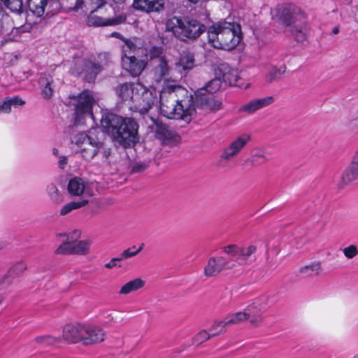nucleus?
<instances>
[{"label": "nucleus", "mask_w": 358, "mask_h": 358, "mask_svg": "<svg viewBox=\"0 0 358 358\" xmlns=\"http://www.w3.org/2000/svg\"><path fill=\"white\" fill-rule=\"evenodd\" d=\"M179 90H184L176 83L163 85L159 96L160 111L167 118L189 122L196 112L194 104L189 97L178 101L175 93Z\"/></svg>", "instance_id": "1"}, {"label": "nucleus", "mask_w": 358, "mask_h": 358, "mask_svg": "<svg viewBox=\"0 0 358 358\" xmlns=\"http://www.w3.org/2000/svg\"><path fill=\"white\" fill-rule=\"evenodd\" d=\"M101 124L113 141L125 148L134 145L138 141V125L133 118L106 113L102 116Z\"/></svg>", "instance_id": "2"}, {"label": "nucleus", "mask_w": 358, "mask_h": 358, "mask_svg": "<svg viewBox=\"0 0 358 358\" xmlns=\"http://www.w3.org/2000/svg\"><path fill=\"white\" fill-rule=\"evenodd\" d=\"M208 41L217 49L230 50L235 48L242 38L240 24L227 21L213 24L208 30Z\"/></svg>", "instance_id": "3"}, {"label": "nucleus", "mask_w": 358, "mask_h": 358, "mask_svg": "<svg viewBox=\"0 0 358 358\" xmlns=\"http://www.w3.org/2000/svg\"><path fill=\"white\" fill-rule=\"evenodd\" d=\"M166 30L182 41L194 40L206 31V27L196 20L173 17L166 22Z\"/></svg>", "instance_id": "4"}, {"label": "nucleus", "mask_w": 358, "mask_h": 358, "mask_svg": "<svg viewBox=\"0 0 358 358\" xmlns=\"http://www.w3.org/2000/svg\"><path fill=\"white\" fill-rule=\"evenodd\" d=\"M110 62L108 53L102 52L96 57H92L87 59H79L75 62L71 69L73 74L82 76L83 79L88 82H93L97 75Z\"/></svg>", "instance_id": "5"}, {"label": "nucleus", "mask_w": 358, "mask_h": 358, "mask_svg": "<svg viewBox=\"0 0 358 358\" xmlns=\"http://www.w3.org/2000/svg\"><path fill=\"white\" fill-rule=\"evenodd\" d=\"M152 64L153 79L156 83L164 81V85L174 84L175 81L168 80L171 71V66L167 57L164 54L162 47H151L148 52Z\"/></svg>", "instance_id": "6"}, {"label": "nucleus", "mask_w": 358, "mask_h": 358, "mask_svg": "<svg viewBox=\"0 0 358 358\" xmlns=\"http://www.w3.org/2000/svg\"><path fill=\"white\" fill-rule=\"evenodd\" d=\"M81 231L73 230L69 234H59L57 238L62 242L55 250L57 255H86L89 252L90 241L76 240L80 238Z\"/></svg>", "instance_id": "7"}, {"label": "nucleus", "mask_w": 358, "mask_h": 358, "mask_svg": "<svg viewBox=\"0 0 358 358\" xmlns=\"http://www.w3.org/2000/svg\"><path fill=\"white\" fill-rule=\"evenodd\" d=\"M122 66L133 77L138 76L145 69L147 62L138 58L136 55L138 50L136 45L129 39H124L122 45Z\"/></svg>", "instance_id": "8"}, {"label": "nucleus", "mask_w": 358, "mask_h": 358, "mask_svg": "<svg viewBox=\"0 0 358 358\" xmlns=\"http://www.w3.org/2000/svg\"><path fill=\"white\" fill-rule=\"evenodd\" d=\"M71 104L74 106L76 122L83 124L87 118H93L92 107L96 103L92 92L84 90L78 95L70 96Z\"/></svg>", "instance_id": "9"}, {"label": "nucleus", "mask_w": 358, "mask_h": 358, "mask_svg": "<svg viewBox=\"0 0 358 358\" xmlns=\"http://www.w3.org/2000/svg\"><path fill=\"white\" fill-rule=\"evenodd\" d=\"M148 119L145 122L148 127L162 144L173 146L179 143L180 137L175 131L152 116H148Z\"/></svg>", "instance_id": "10"}, {"label": "nucleus", "mask_w": 358, "mask_h": 358, "mask_svg": "<svg viewBox=\"0 0 358 358\" xmlns=\"http://www.w3.org/2000/svg\"><path fill=\"white\" fill-rule=\"evenodd\" d=\"M285 23L297 42L303 43L306 41L309 27L303 13L297 11L291 13L285 19Z\"/></svg>", "instance_id": "11"}, {"label": "nucleus", "mask_w": 358, "mask_h": 358, "mask_svg": "<svg viewBox=\"0 0 358 358\" xmlns=\"http://www.w3.org/2000/svg\"><path fill=\"white\" fill-rule=\"evenodd\" d=\"M71 141L78 147L83 157L86 160L92 159L102 147L100 141L85 133L74 135Z\"/></svg>", "instance_id": "12"}, {"label": "nucleus", "mask_w": 358, "mask_h": 358, "mask_svg": "<svg viewBox=\"0 0 358 358\" xmlns=\"http://www.w3.org/2000/svg\"><path fill=\"white\" fill-rule=\"evenodd\" d=\"M140 90L134 96V104L131 108L136 112L140 113L146 120L148 116H145L150 109L154 106L156 100L157 95L154 90H148L143 85L138 86Z\"/></svg>", "instance_id": "13"}, {"label": "nucleus", "mask_w": 358, "mask_h": 358, "mask_svg": "<svg viewBox=\"0 0 358 358\" xmlns=\"http://www.w3.org/2000/svg\"><path fill=\"white\" fill-rule=\"evenodd\" d=\"M215 75L221 77L223 81L228 83L231 86H236L244 90L250 87V83L245 82L240 77L238 70L231 68L227 64H220L215 69Z\"/></svg>", "instance_id": "14"}, {"label": "nucleus", "mask_w": 358, "mask_h": 358, "mask_svg": "<svg viewBox=\"0 0 358 358\" xmlns=\"http://www.w3.org/2000/svg\"><path fill=\"white\" fill-rule=\"evenodd\" d=\"M28 6L30 13L36 16L34 21L38 24L45 13L54 15L59 9V2L56 0H28Z\"/></svg>", "instance_id": "15"}, {"label": "nucleus", "mask_w": 358, "mask_h": 358, "mask_svg": "<svg viewBox=\"0 0 358 358\" xmlns=\"http://www.w3.org/2000/svg\"><path fill=\"white\" fill-rule=\"evenodd\" d=\"M273 101L274 99L273 96L253 99L240 105L237 108L236 112L242 116L252 115L258 110L270 106Z\"/></svg>", "instance_id": "16"}, {"label": "nucleus", "mask_w": 358, "mask_h": 358, "mask_svg": "<svg viewBox=\"0 0 358 358\" xmlns=\"http://www.w3.org/2000/svg\"><path fill=\"white\" fill-rule=\"evenodd\" d=\"M234 266L231 261L225 257L217 256L210 257L204 267V275L206 277L217 275L224 269H230Z\"/></svg>", "instance_id": "17"}, {"label": "nucleus", "mask_w": 358, "mask_h": 358, "mask_svg": "<svg viewBox=\"0 0 358 358\" xmlns=\"http://www.w3.org/2000/svg\"><path fill=\"white\" fill-rule=\"evenodd\" d=\"M250 138V136L246 133L236 137L224 149L220 156L221 159L224 160L232 159L248 144Z\"/></svg>", "instance_id": "18"}, {"label": "nucleus", "mask_w": 358, "mask_h": 358, "mask_svg": "<svg viewBox=\"0 0 358 358\" xmlns=\"http://www.w3.org/2000/svg\"><path fill=\"white\" fill-rule=\"evenodd\" d=\"M84 324L70 323L66 324L62 330V339L69 343H83Z\"/></svg>", "instance_id": "19"}, {"label": "nucleus", "mask_w": 358, "mask_h": 358, "mask_svg": "<svg viewBox=\"0 0 358 358\" xmlns=\"http://www.w3.org/2000/svg\"><path fill=\"white\" fill-rule=\"evenodd\" d=\"M94 13L90 12L87 16L86 23L90 27L117 25L126 20V15L124 14H120L113 17L103 18L96 15Z\"/></svg>", "instance_id": "20"}, {"label": "nucleus", "mask_w": 358, "mask_h": 358, "mask_svg": "<svg viewBox=\"0 0 358 358\" xmlns=\"http://www.w3.org/2000/svg\"><path fill=\"white\" fill-rule=\"evenodd\" d=\"M83 344L92 345L103 341L105 332L103 329L94 324H84Z\"/></svg>", "instance_id": "21"}, {"label": "nucleus", "mask_w": 358, "mask_h": 358, "mask_svg": "<svg viewBox=\"0 0 358 358\" xmlns=\"http://www.w3.org/2000/svg\"><path fill=\"white\" fill-rule=\"evenodd\" d=\"M132 6L135 10L145 13L157 12L164 8L163 0H134Z\"/></svg>", "instance_id": "22"}, {"label": "nucleus", "mask_w": 358, "mask_h": 358, "mask_svg": "<svg viewBox=\"0 0 358 358\" xmlns=\"http://www.w3.org/2000/svg\"><path fill=\"white\" fill-rule=\"evenodd\" d=\"M141 86L140 83H124L120 85L117 88V94L124 101H131L134 103V96L139 91V87Z\"/></svg>", "instance_id": "23"}, {"label": "nucleus", "mask_w": 358, "mask_h": 358, "mask_svg": "<svg viewBox=\"0 0 358 358\" xmlns=\"http://www.w3.org/2000/svg\"><path fill=\"white\" fill-rule=\"evenodd\" d=\"M358 180V147L357 148L352 162L342 175V180L347 184Z\"/></svg>", "instance_id": "24"}, {"label": "nucleus", "mask_w": 358, "mask_h": 358, "mask_svg": "<svg viewBox=\"0 0 358 358\" xmlns=\"http://www.w3.org/2000/svg\"><path fill=\"white\" fill-rule=\"evenodd\" d=\"M106 4V0H76L73 10L77 11L81 9L86 12H96Z\"/></svg>", "instance_id": "25"}, {"label": "nucleus", "mask_w": 358, "mask_h": 358, "mask_svg": "<svg viewBox=\"0 0 358 358\" xmlns=\"http://www.w3.org/2000/svg\"><path fill=\"white\" fill-rule=\"evenodd\" d=\"M194 55L188 50H184L180 54L176 62V66L179 71H183L185 73L192 69L194 66Z\"/></svg>", "instance_id": "26"}, {"label": "nucleus", "mask_w": 358, "mask_h": 358, "mask_svg": "<svg viewBox=\"0 0 358 358\" xmlns=\"http://www.w3.org/2000/svg\"><path fill=\"white\" fill-rule=\"evenodd\" d=\"M38 83L43 98L46 99H50L54 92V80L52 76L50 74H42L39 78Z\"/></svg>", "instance_id": "27"}, {"label": "nucleus", "mask_w": 358, "mask_h": 358, "mask_svg": "<svg viewBox=\"0 0 358 358\" xmlns=\"http://www.w3.org/2000/svg\"><path fill=\"white\" fill-rule=\"evenodd\" d=\"M36 24H37V21H32L31 15L29 14L24 24L17 27H13L8 34V39L10 41H17L21 34L31 31Z\"/></svg>", "instance_id": "28"}, {"label": "nucleus", "mask_w": 358, "mask_h": 358, "mask_svg": "<svg viewBox=\"0 0 358 358\" xmlns=\"http://www.w3.org/2000/svg\"><path fill=\"white\" fill-rule=\"evenodd\" d=\"M250 312L240 311L227 316L224 320H222L215 327H223L227 325L237 324L249 319Z\"/></svg>", "instance_id": "29"}, {"label": "nucleus", "mask_w": 358, "mask_h": 358, "mask_svg": "<svg viewBox=\"0 0 358 358\" xmlns=\"http://www.w3.org/2000/svg\"><path fill=\"white\" fill-rule=\"evenodd\" d=\"M68 192L73 196H81L86 189L85 181L78 177L71 178L67 187Z\"/></svg>", "instance_id": "30"}, {"label": "nucleus", "mask_w": 358, "mask_h": 358, "mask_svg": "<svg viewBox=\"0 0 358 358\" xmlns=\"http://www.w3.org/2000/svg\"><path fill=\"white\" fill-rule=\"evenodd\" d=\"M145 282L140 278H134L124 284L119 290V294L127 295L136 292L145 286Z\"/></svg>", "instance_id": "31"}, {"label": "nucleus", "mask_w": 358, "mask_h": 358, "mask_svg": "<svg viewBox=\"0 0 358 358\" xmlns=\"http://www.w3.org/2000/svg\"><path fill=\"white\" fill-rule=\"evenodd\" d=\"M199 103L201 108L206 110L217 111L222 108V103L215 100L211 96L201 97L199 100Z\"/></svg>", "instance_id": "32"}, {"label": "nucleus", "mask_w": 358, "mask_h": 358, "mask_svg": "<svg viewBox=\"0 0 358 358\" xmlns=\"http://www.w3.org/2000/svg\"><path fill=\"white\" fill-rule=\"evenodd\" d=\"M88 203V200L83 199L79 201H70L64 204L59 210V215L61 216H65L74 210L81 208L85 206Z\"/></svg>", "instance_id": "33"}, {"label": "nucleus", "mask_w": 358, "mask_h": 358, "mask_svg": "<svg viewBox=\"0 0 358 358\" xmlns=\"http://www.w3.org/2000/svg\"><path fill=\"white\" fill-rule=\"evenodd\" d=\"M47 193L51 201L55 204H60L64 201L63 194L58 189L55 184H50L47 186Z\"/></svg>", "instance_id": "34"}, {"label": "nucleus", "mask_w": 358, "mask_h": 358, "mask_svg": "<svg viewBox=\"0 0 358 358\" xmlns=\"http://www.w3.org/2000/svg\"><path fill=\"white\" fill-rule=\"evenodd\" d=\"M321 269L320 264L313 262L299 268V273L303 277H308L317 275Z\"/></svg>", "instance_id": "35"}, {"label": "nucleus", "mask_w": 358, "mask_h": 358, "mask_svg": "<svg viewBox=\"0 0 358 358\" xmlns=\"http://www.w3.org/2000/svg\"><path fill=\"white\" fill-rule=\"evenodd\" d=\"M215 78L210 80L208 82L203 89L201 90H205L210 94L215 93L220 90L222 85V78L220 76L215 75Z\"/></svg>", "instance_id": "36"}, {"label": "nucleus", "mask_w": 358, "mask_h": 358, "mask_svg": "<svg viewBox=\"0 0 358 358\" xmlns=\"http://www.w3.org/2000/svg\"><path fill=\"white\" fill-rule=\"evenodd\" d=\"M144 244H141L138 247L133 245L124 250L120 254V257L122 260L133 257L137 255L143 248Z\"/></svg>", "instance_id": "37"}, {"label": "nucleus", "mask_w": 358, "mask_h": 358, "mask_svg": "<svg viewBox=\"0 0 358 358\" xmlns=\"http://www.w3.org/2000/svg\"><path fill=\"white\" fill-rule=\"evenodd\" d=\"M285 70H282L280 68L276 66H272L270 69L269 72L266 75L265 80L266 82L271 83L274 80H278L281 77Z\"/></svg>", "instance_id": "38"}, {"label": "nucleus", "mask_w": 358, "mask_h": 358, "mask_svg": "<svg viewBox=\"0 0 358 358\" xmlns=\"http://www.w3.org/2000/svg\"><path fill=\"white\" fill-rule=\"evenodd\" d=\"M218 333L219 332L210 333V331L202 330L195 336V337L194 338V343L196 345H199L211 337L217 336Z\"/></svg>", "instance_id": "39"}, {"label": "nucleus", "mask_w": 358, "mask_h": 358, "mask_svg": "<svg viewBox=\"0 0 358 358\" xmlns=\"http://www.w3.org/2000/svg\"><path fill=\"white\" fill-rule=\"evenodd\" d=\"M27 269V264L24 261H18L10 268L9 272L12 275H20Z\"/></svg>", "instance_id": "40"}, {"label": "nucleus", "mask_w": 358, "mask_h": 358, "mask_svg": "<svg viewBox=\"0 0 358 358\" xmlns=\"http://www.w3.org/2000/svg\"><path fill=\"white\" fill-rule=\"evenodd\" d=\"M256 251V247L254 245H249L245 248H239V256L237 260L245 262L248 258Z\"/></svg>", "instance_id": "41"}, {"label": "nucleus", "mask_w": 358, "mask_h": 358, "mask_svg": "<svg viewBox=\"0 0 358 358\" xmlns=\"http://www.w3.org/2000/svg\"><path fill=\"white\" fill-rule=\"evenodd\" d=\"M36 342L44 345H52L59 343L61 338L59 337H55L50 335H45L37 337L36 338Z\"/></svg>", "instance_id": "42"}, {"label": "nucleus", "mask_w": 358, "mask_h": 358, "mask_svg": "<svg viewBox=\"0 0 358 358\" xmlns=\"http://www.w3.org/2000/svg\"><path fill=\"white\" fill-rule=\"evenodd\" d=\"M264 307L260 304L258 300L255 301L253 303L250 304L245 309V312H250L249 318L252 316V314H261L262 309Z\"/></svg>", "instance_id": "43"}, {"label": "nucleus", "mask_w": 358, "mask_h": 358, "mask_svg": "<svg viewBox=\"0 0 358 358\" xmlns=\"http://www.w3.org/2000/svg\"><path fill=\"white\" fill-rule=\"evenodd\" d=\"M343 252L347 259H352L358 255V248L355 245H350L343 249Z\"/></svg>", "instance_id": "44"}, {"label": "nucleus", "mask_w": 358, "mask_h": 358, "mask_svg": "<svg viewBox=\"0 0 358 358\" xmlns=\"http://www.w3.org/2000/svg\"><path fill=\"white\" fill-rule=\"evenodd\" d=\"M266 161V157L263 154H255L246 160L254 166L264 164Z\"/></svg>", "instance_id": "45"}, {"label": "nucleus", "mask_w": 358, "mask_h": 358, "mask_svg": "<svg viewBox=\"0 0 358 358\" xmlns=\"http://www.w3.org/2000/svg\"><path fill=\"white\" fill-rule=\"evenodd\" d=\"M239 247L236 245H229L223 248V251L227 255L236 257V259L239 256Z\"/></svg>", "instance_id": "46"}, {"label": "nucleus", "mask_w": 358, "mask_h": 358, "mask_svg": "<svg viewBox=\"0 0 358 358\" xmlns=\"http://www.w3.org/2000/svg\"><path fill=\"white\" fill-rule=\"evenodd\" d=\"M10 103V107L22 106L25 103V101L22 100L19 96H14L13 97H7Z\"/></svg>", "instance_id": "47"}, {"label": "nucleus", "mask_w": 358, "mask_h": 358, "mask_svg": "<svg viewBox=\"0 0 358 358\" xmlns=\"http://www.w3.org/2000/svg\"><path fill=\"white\" fill-rule=\"evenodd\" d=\"M11 111V107L10 105V103L8 101V99L7 97L2 101V103L0 104V114L5 113L8 114L10 113Z\"/></svg>", "instance_id": "48"}, {"label": "nucleus", "mask_w": 358, "mask_h": 358, "mask_svg": "<svg viewBox=\"0 0 358 358\" xmlns=\"http://www.w3.org/2000/svg\"><path fill=\"white\" fill-rule=\"evenodd\" d=\"M221 321H218V322H215L210 329H209V331L210 333H213V332H219L217 334V336L220 335V334H222L223 333L225 332L226 329H225V327H223V329L221 327H215V325L217 324H219Z\"/></svg>", "instance_id": "49"}, {"label": "nucleus", "mask_w": 358, "mask_h": 358, "mask_svg": "<svg viewBox=\"0 0 358 358\" xmlns=\"http://www.w3.org/2000/svg\"><path fill=\"white\" fill-rule=\"evenodd\" d=\"M251 324L257 325L262 321V317L261 314H252L249 318Z\"/></svg>", "instance_id": "50"}, {"label": "nucleus", "mask_w": 358, "mask_h": 358, "mask_svg": "<svg viewBox=\"0 0 358 358\" xmlns=\"http://www.w3.org/2000/svg\"><path fill=\"white\" fill-rule=\"evenodd\" d=\"M68 164V158L66 156L61 155L59 156L58 166L61 169H64Z\"/></svg>", "instance_id": "51"}, {"label": "nucleus", "mask_w": 358, "mask_h": 358, "mask_svg": "<svg viewBox=\"0 0 358 358\" xmlns=\"http://www.w3.org/2000/svg\"><path fill=\"white\" fill-rule=\"evenodd\" d=\"M120 261H122L120 256L113 258L110 259V261L109 262H108L107 264H105V267L107 268H109V269L112 268L116 266H117L116 262H120Z\"/></svg>", "instance_id": "52"}, {"label": "nucleus", "mask_w": 358, "mask_h": 358, "mask_svg": "<svg viewBox=\"0 0 358 358\" xmlns=\"http://www.w3.org/2000/svg\"><path fill=\"white\" fill-rule=\"evenodd\" d=\"M350 127L352 130L358 132V117L350 122Z\"/></svg>", "instance_id": "53"}, {"label": "nucleus", "mask_w": 358, "mask_h": 358, "mask_svg": "<svg viewBox=\"0 0 358 358\" xmlns=\"http://www.w3.org/2000/svg\"><path fill=\"white\" fill-rule=\"evenodd\" d=\"M144 168H145L144 165L136 164L134 165L133 170L135 171H141V170L144 169Z\"/></svg>", "instance_id": "54"}, {"label": "nucleus", "mask_w": 358, "mask_h": 358, "mask_svg": "<svg viewBox=\"0 0 358 358\" xmlns=\"http://www.w3.org/2000/svg\"><path fill=\"white\" fill-rule=\"evenodd\" d=\"M111 36L112 37H115V38H120L123 42H124V40L126 39L125 38H124L120 33L118 32H113L111 34Z\"/></svg>", "instance_id": "55"}, {"label": "nucleus", "mask_w": 358, "mask_h": 358, "mask_svg": "<svg viewBox=\"0 0 358 358\" xmlns=\"http://www.w3.org/2000/svg\"><path fill=\"white\" fill-rule=\"evenodd\" d=\"M8 243L6 241L0 240V250L6 248L8 246Z\"/></svg>", "instance_id": "56"}, {"label": "nucleus", "mask_w": 358, "mask_h": 358, "mask_svg": "<svg viewBox=\"0 0 358 358\" xmlns=\"http://www.w3.org/2000/svg\"><path fill=\"white\" fill-rule=\"evenodd\" d=\"M115 4L122 6L125 2V0H112Z\"/></svg>", "instance_id": "57"}, {"label": "nucleus", "mask_w": 358, "mask_h": 358, "mask_svg": "<svg viewBox=\"0 0 358 358\" xmlns=\"http://www.w3.org/2000/svg\"><path fill=\"white\" fill-rule=\"evenodd\" d=\"M52 154L56 156V157H59V150L57 148H53L52 149Z\"/></svg>", "instance_id": "58"}, {"label": "nucleus", "mask_w": 358, "mask_h": 358, "mask_svg": "<svg viewBox=\"0 0 358 358\" xmlns=\"http://www.w3.org/2000/svg\"><path fill=\"white\" fill-rule=\"evenodd\" d=\"M333 33H334V34H338V28L335 27V28L333 29Z\"/></svg>", "instance_id": "59"}, {"label": "nucleus", "mask_w": 358, "mask_h": 358, "mask_svg": "<svg viewBox=\"0 0 358 358\" xmlns=\"http://www.w3.org/2000/svg\"><path fill=\"white\" fill-rule=\"evenodd\" d=\"M3 15V10L2 8L0 6V20L2 18Z\"/></svg>", "instance_id": "60"}, {"label": "nucleus", "mask_w": 358, "mask_h": 358, "mask_svg": "<svg viewBox=\"0 0 358 358\" xmlns=\"http://www.w3.org/2000/svg\"><path fill=\"white\" fill-rule=\"evenodd\" d=\"M3 300H4L3 296L0 294V305L2 303Z\"/></svg>", "instance_id": "61"}, {"label": "nucleus", "mask_w": 358, "mask_h": 358, "mask_svg": "<svg viewBox=\"0 0 358 358\" xmlns=\"http://www.w3.org/2000/svg\"><path fill=\"white\" fill-rule=\"evenodd\" d=\"M190 2H192V3H196L198 2L199 0H189Z\"/></svg>", "instance_id": "62"}, {"label": "nucleus", "mask_w": 358, "mask_h": 358, "mask_svg": "<svg viewBox=\"0 0 358 358\" xmlns=\"http://www.w3.org/2000/svg\"><path fill=\"white\" fill-rule=\"evenodd\" d=\"M352 358H358V353L355 354Z\"/></svg>", "instance_id": "63"}, {"label": "nucleus", "mask_w": 358, "mask_h": 358, "mask_svg": "<svg viewBox=\"0 0 358 358\" xmlns=\"http://www.w3.org/2000/svg\"><path fill=\"white\" fill-rule=\"evenodd\" d=\"M135 358H139V357H135Z\"/></svg>", "instance_id": "64"}]
</instances>
